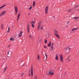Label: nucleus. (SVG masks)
<instances>
[{
    "mask_svg": "<svg viewBox=\"0 0 79 79\" xmlns=\"http://www.w3.org/2000/svg\"><path fill=\"white\" fill-rule=\"evenodd\" d=\"M48 6H47L45 9V13L46 14H47L48 13Z\"/></svg>",
    "mask_w": 79,
    "mask_h": 79,
    "instance_id": "obj_1",
    "label": "nucleus"
},
{
    "mask_svg": "<svg viewBox=\"0 0 79 79\" xmlns=\"http://www.w3.org/2000/svg\"><path fill=\"white\" fill-rule=\"evenodd\" d=\"M5 13H6V11H4L1 13V14L0 15V16H2L3 15H5Z\"/></svg>",
    "mask_w": 79,
    "mask_h": 79,
    "instance_id": "obj_2",
    "label": "nucleus"
},
{
    "mask_svg": "<svg viewBox=\"0 0 79 79\" xmlns=\"http://www.w3.org/2000/svg\"><path fill=\"white\" fill-rule=\"evenodd\" d=\"M21 13L20 12H19L18 14V15L17 16V20L18 21L19 20V16L21 15Z\"/></svg>",
    "mask_w": 79,
    "mask_h": 79,
    "instance_id": "obj_3",
    "label": "nucleus"
},
{
    "mask_svg": "<svg viewBox=\"0 0 79 79\" xmlns=\"http://www.w3.org/2000/svg\"><path fill=\"white\" fill-rule=\"evenodd\" d=\"M60 60L61 62H63V57L62 56V55H61L60 56Z\"/></svg>",
    "mask_w": 79,
    "mask_h": 79,
    "instance_id": "obj_4",
    "label": "nucleus"
},
{
    "mask_svg": "<svg viewBox=\"0 0 79 79\" xmlns=\"http://www.w3.org/2000/svg\"><path fill=\"white\" fill-rule=\"evenodd\" d=\"M31 76H33V68L32 67H31Z\"/></svg>",
    "mask_w": 79,
    "mask_h": 79,
    "instance_id": "obj_5",
    "label": "nucleus"
},
{
    "mask_svg": "<svg viewBox=\"0 0 79 79\" xmlns=\"http://www.w3.org/2000/svg\"><path fill=\"white\" fill-rule=\"evenodd\" d=\"M29 31H30L29 30V24H28L27 26V32H29Z\"/></svg>",
    "mask_w": 79,
    "mask_h": 79,
    "instance_id": "obj_6",
    "label": "nucleus"
},
{
    "mask_svg": "<svg viewBox=\"0 0 79 79\" xmlns=\"http://www.w3.org/2000/svg\"><path fill=\"white\" fill-rule=\"evenodd\" d=\"M23 32V31H21L20 32V33H19V37H21V36H22V33Z\"/></svg>",
    "mask_w": 79,
    "mask_h": 79,
    "instance_id": "obj_7",
    "label": "nucleus"
},
{
    "mask_svg": "<svg viewBox=\"0 0 79 79\" xmlns=\"http://www.w3.org/2000/svg\"><path fill=\"white\" fill-rule=\"evenodd\" d=\"M55 60H58V55L56 54V56Z\"/></svg>",
    "mask_w": 79,
    "mask_h": 79,
    "instance_id": "obj_8",
    "label": "nucleus"
},
{
    "mask_svg": "<svg viewBox=\"0 0 79 79\" xmlns=\"http://www.w3.org/2000/svg\"><path fill=\"white\" fill-rule=\"evenodd\" d=\"M79 28L77 27L76 28H73L72 30V31H76V30H77V29H78Z\"/></svg>",
    "mask_w": 79,
    "mask_h": 79,
    "instance_id": "obj_9",
    "label": "nucleus"
},
{
    "mask_svg": "<svg viewBox=\"0 0 79 79\" xmlns=\"http://www.w3.org/2000/svg\"><path fill=\"white\" fill-rule=\"evenodd\" d=\"M55 35H56V37H57V38H58V39H60V36H59V35H58V34H56V33H55Z\"/></svg>",
    "mask_w": 79,
    "mask_h": 79,
    "instance_id": "obj_10",
    "label": "nucleus"
},
{
    "mask_svg": "<svg viewBox=\"0 0 79 79\" xmlns=\"http://www.w3.org/2000/svg\"><path fill=\"white\" fill-rule=\"evenodd\" d=\"M48 74L49 75H50V74H51V75H53V73H52V71L49 72Z\"/></svg>",
    "mask_w": 79,
    "mask_h": 79,
    "instance_id": "obj_11",
    "label": "nucleus"
},
{
    "mask_svg": "<svg viewBox=\"0 0 79 79\" xmlns=\"http://www.w3.org/2000/svg\"><path fill=\"white\" fill-rule=\"evenodd\" d=\"M65 49V50H67V49L68 50H71V48H69V47H68L67 48H66Z\"/></svg>",
    "mask_w": 79,
    "mask_h": 79,
    "instance_id": "obj_12",
    "label": "nucleus"
},
{
    "mask_svg": "<svg viewBox=\"0 0 79 79\" xmlns=\"http://www.w3.org/2000/svg\"><path fill=\"white\" fill-rule=\"evenodd\" d=\"M10 40H12V41H14V40H15V39H14V38H13L12 37H11L10 39Z\"/></svg>",
    "mask_w": 79,
    "mask_h": 79,
    "instance_id": "obj_13",
    "label": "nucleus"
},
{
    "mask_svg": "<svg viewBox=\"0 0 79 79\" xmlns=\"http://www.w3.org/2000/svg\"><path fill=\"white\" fill-rule=\"evenodd\" d=\"M78 18H79V17H74L73 19L75 20H76L77 19H78Z\"/></svg>",
    "mask_w": 79,
    "mask_h": 79,
    "instance_id": "obj_14",
    "label": "nucleus"
},
{
    "mask_svg": "<svg viewBox=\"0 0 79 79\" xmlns=\"http://www.w3.org/2000/svg\"><path fill=\"white\" fill-rule=\"evenodd\" d=\"M15 11H18V8L17 7H15Z\"/></svg>",
    "mask_w": 79,
    "mask_h": 79,
    "instance_id": "obj_15",
    "label": "nucleus"
},
{
    "mask_svg": "<svg viewBox=\"0 0 79 79\" xmlns=\"http://www.w3.org/2000/svg\"><path fill=\"white\" fill-rule=\"evenodd\" d=\"M6 6V5H4L2 6L1 7H0V9H2V8H3V7H4V6Z\"/></svg>",
    "mask_w": 79,
    "mask_h": 79,
    "instance_id": "obj_16",
    "label": "nucleus"
},
{
    "mask_svg": "<svg viewBox=\"0 0 79 79\" xmlns=\"http://www.w3.org/2000/svg\"><path fill=\"white\" fill-rule=\"evenodd\" d=\"M48 47H50V45H51V42L49 41V44H48Z\"/></svg>",
    "mask_w": 79,
    "mask_h": 79,
    "instance_id": "obj_17",
    "label": "nucleus"
},
{
    "mask_svg": "<svg viewBox=\"0 0 79 79\" xmlns=\"http://www.w3.org/2000/svg\"><path fill=\"white\" fill-rule=\"evenodd\" d=\"M41 22H40L38 24V26H40V27L41 26Z\"/></svg>",
    "mask_w": 79,
    "mask_h": 79,
    "instance_id": "obj_18",
    "label": "nucleus"
},
{
    "mask_svg": "<svg viewBox=\"0 0 79 79\" xmlns=\"http://www.w3.org/2000/svg\"><path fill=\"white\" fill-rule=\"evenodd\" d=\"M30 23L31 24H34V23H35V22L34 21H32V22H31Z\"/></svg>",
    "mask_w": 79,
    "mask_h": 79,
    "instance_id": "obj_19",
    "label": "nucleus"
},
{
    "mask_svg": "<svg viewBox=\"0 0 79 79\" xmlns=\"http://www.w3.org/2000/svg\"><path fill=\"white\" fill-rule=\"evenodd\" d=\"M51 50L52 51L53 50V46H51Z\"/></svg>",
    "mask_w": 79,
    "mask_h": 79,
    "instance_id": "obj_20",
    "label": "nucleus"
},
{
    "mask_svg": "<svg viewBox=\"0 0 79 79\" xmlns=\"http://www.w3.org/2000/svg\"><path fill=\"white\" fill-rule=\"evenodd\" d=\"M7 69V67H6L5 68V69L4 70V72H5V71H6V70Z\"/></svg>",
    "mask_w": 79,
    "mask_h": 79,
    "instance_id": "obj_21",
    "label": "nucleus"
},
{
    "mask_svg": "<svg viewBox=\"0 0 79 79\" xmlns=\"http://www.w3.org/2000/svg\"><path fill=\"white\" fill-rule=\"evenodd\" d=\"M35 1H34L33 4V6H34V5H35Z\"/></svg>",
    "mask_w": 79,
    "mask_h": 79,
    "instance_id": "obj_22",
    "label": "nucleus"
},
{
    "mask_svg": "<svg viewBox=\"0 0 79 79\" xmlns=\"http://www.w3.org/2000/svg\"><path fill=\"white\" fill-rule=\"evenodd\" d=\"M70 57V56H69V57H68V61H70L71 60V59L69 60V58Z\"/></svg>",
    "mask_w": 79,
    "mask_h": 79,
    "instance_id": "obj_23",
    "label": "nucleus"
},
{
    "mask_svg": "<svg viewBox=\"0 0 79 79\" xmlns=\"http://www.w3.org/2000/svg\"><path fill=\"white\" fill-rule=\"evenodd\" d=\"M45 44H47V40H45Z\"/></svg>",
    "mask_w": 79,
    "mask_h": 79,
    "instance_id": "obj_24",
    "label": "nucleus"
},
{
    "mask_svg": "<svg viewBox=\"0 0 79 79\" xmlns=\"http://www.w3.org/2000/svg\"><path fill=\"white\" fill-rule=\"evenodd\" d=\"M40 26H38V28H37L38 30H39V29H40Z\"/></svg>",
    "mask_w": 79,
    "mask_h": 79,
    "instance_id": "obj_25",
    "label": "nucleus"
},
{
    "mask_svg": "<svg viewBox=\"0 0 79 79\" xmlns=\"http://www.w3.org/2000/svg\"><path fill=\"white\" fill-rule=\"evenodd\" d=\"M35 79H37V76L36 75H35Z\"/></svg>",
    "mask_w": 79,
    "mask_h": 79,
    "instance_id": "obj_26",
    "label": "nucleus"
},
{
    "mask_svg": "<svg viewBox=\"0 0 79 79\" xmlns=\"http://www.w3.org/2000/svg\"><path fill=\"white\" fill-rule=\"evenodd\" d=\"M29 10H31L32 9V6H31L30 8H29Z\"/></svg>",
    "mask_w": 79,
    "mask_h": 79,
    "instance_id": "obj_27",
    "label": "nucleus"
},
{
    "mask_svg": "<svg viewBox=\"0 0 79 79\" xmlns=\"http://www.w3.org/2000/svg\"><path fill=\"white\" fill-rule=\"evenodd\" d=\"M31 26H32V27H34L35 26H34V24H32L31 25Z\"/></svg>",
    "mask_w": 79,
    "mask_h": 79,
    "instance_id": "obj_28",
    "label": "nucleus"
},
{
    "mask_svg": "<svg viewBox=\"0 0 79 79\" xmlns=\"http://www.w3.org/2000/svg\"><path fill=\"white\" fill-rule=\"evenodd\" d=\"M41 30H42L43 29H44V27H41Z\"/></svg>",
    "mask_w": 79,
    "mask_h": 79,
    "instance_id": "obj_29",
    "label": "nucleus"
},
{
    "mask_svg": "<svg viewBox=\"0 0 79 79\" xmlns=\"http://www.w3.org/2000/svg\"><path fill=\"white\" fill-rule=\"evenodd\" d=\"M37 58H38V60H39V58H40V57H39V55L38 56Z\"/></svg>",
    "mask_w": 79,
    "mask_h": 79,
    "instance_id": "obj_30",
    "label": "nucleus"
},
{
    "mask_svg": "<svg viewBox=\"0 0 79 79\" xmlns=\"http://www.w3.org/2000/svg\"><path fill=\"white\" fill-rule=\"evenodd\" d=\"M29 37H30V38H31V39H32V36H31V35H30L29 36Z\"/></svg>",
    "mask_w": 79,
    "mask_h": 79,
    "instance_id": "obj_31",
    "label": "nucleus"
},
{
    "mask_svg": "<svg viewBox=\"0 0 79 79\" xmlns=\"http://www.w3.org/2000/svg\"><path fill=\"white\" fill-rule=\"evenodd\" d=\"M45 56H46V59H47V55L45 54Z\"/></svg>",
    "mask_w": 79,
    "mask_h": 79,
    "instance_id": "obj_32",
    "label": "nucleus"
},
{
    "mask_svg": "<svg viewBox=\"0 0 79 79\" xmlns=\"http://www.w3.org/2000/svg\"><path fill=\"white\" fill-rule=\"evenodd\" d=\"M54 45V43H52L51 46L53 47V45Z\"/></svg>",
    "mask_w": 79,
    "mask_h": 79,
    "instance_id": "obj_33",
    "label": "nucleus"
},
{
    "mask_svg": "<svg viewBox=\"0 0 79 79\" xmlns=\"http://www.w3.org/2000/svg\"><path fill=\"white\" fill-rule=\"evenodd\" d=\"M10 27H9L8 28V31H10Z\"/></svg>",
    "mask_w": 79,
    "mask_h": 79,
    "instance_id": "obj_34",
    "label": "nucleus"
},
{
    "mask_svg": "<svg viewBox=\"0 0 79 79\" xmlns=\"http://www.w3.org/2000/svg\"><path fill=\"white\" fill-rule=\"evenodd\" d=\"M16 14L17 15V14H18V11H16Z\"/></svg>",
    "mask_w": 79,
    "mask_h": 79,
    "instance_id": "obj_35",
    "label": "nucleus"
},
{
    "mask_svg": "<svg viewBox=\"0 0 79 79\" xmlns=\"http://www.w3.org/2000/svg\"><path fill=\"white\" fill-rule=\"evenodd\" d=\"M7 33H8V32H9H9H10V30H8L7 31Z\"/></svg>",
    "mask_w": 79,
    "mask_h": 79,
    "instance_id": "obj_36",
    "label": "nucleus"
},
{
    "mask_svg": "<svg viewBox=\"0 0 79 79\" xmlns=\"http://www.w3.org/2000/svg\"><path fill=\"white\" fill-rule=\"evenodd\" d=\"M71 11V9H70L69 10V11L70 12Z\"/></svg>",
    "mask_w": 79,
    "mask_h": 79,
    "instance_id": "obj_37",
    "label": "nucleus"
},
{
    "mask_svg": "<svg viewBox=\"0 0 79 79\" xmlns=\"http://www.w3.org/2000/svg\"><path fill=\"white\" fill-rule=\"evenodd\" d=\"M23 74H24V73H23L21 75V76H23Z\"/></svg>",
    "mask_w": 79,
    "mask_h": 79,
    "instance_id": "obj_38",
    "label": "nucleus"
},
{
    "mask_svg": "<svg viewBox=\"0 0 79 79\" xmlns=\"http://www.w3.org/2000/svg\"><path fill=\"white\" fill-rule=\"evenodd\" d=\"M78 7V6H75V8H77V7Z\"/></svg>",
    "mask_w": 79,
    "mask_h": 79,
    "instance_id": "obj_39",
    "label": "nucleus"
},
{
    "mask_svg": "<svg viewBox=\"0 0 79 79\" xmlns=\"http://www.w3.org/2000/svg\"><path fill=\"white\" fill-rule=\"evenodd\" d=\"M10 45L8 46L7 47H8V48H9V47H10Z\"/></svg>",
    "mask_w": 79,
    "mask_h": 79,
    "instance_id": "obj_40",
    "label": "nucleus"
},
{
    "mask_svg": "<svg viewBox=\"0 0 79 79\" xmlns=\"http://www.w3.org/2000/svg\"><path fill=\"white\" fill-rule=\"evenodd\" d=\"M2 29H3V26H2Z\"/></svg>",
    "mask_w": 79,
    "mask_h": 79,
    "instance_id": "obj_41",
    "label": "nucleus"
},
{
    "mask_svg": "<svg viewBox=\"0 0 79 79\" xmlns=\"http://www.w3.org/2000/svg\"><path fill=\"white\" fill-rule=\"evenodd\" d=\"M7 53H8V55H9V51H8V52Z\"/></svg>",
    "mask_w": 79,
    "mask_h": 79,
    "instance_id": "obj_42",
    "label": "nucleus"
},
{
    "mask_svg": "<svg viewBox=\"0 0 79 79\" xmlns=\"http://www.w3.org/2000/svg\"><path fill=\"white\" fill-rule=\"evenodd\" d=\"M44 48H47V47H46V46H44Z\"/></svg>",
    "mask_w": 79,
    "mask_h": 79,
    "instance_id": "obj_43",
    "label": "nucleus"
},
{
    "mask_svg": "<svg viewBox=\"0 0 79 79\" xmlns=\"http://www.w3.org/2000/svg\"><path fill=\"white\" fill-rule=\"evenodd\" d=\"M29 76H31V74H29Z\"/></svg>",
    "mask_w": 79,
    "mask_h": 79,
    "instance_id": "obj_44",
    "label": "nucleus"
},
{
    "mask_svg": "<svg viewBox=\"0 0 79 79\" xmlns=\"http://www.w3.org/2000/svg\"><path fill=\"white\" fill-rule=\"evenodd\" d=\"M1 26H2H2H3V24H2V25H1Z\"/></svg>",
    "mask_w": 79,
    "mask_h": 79,
    "instance_id": "obj_45",
    "label": "nucleus"
},
{
    "mask_svg": "<svg viewBox=\"0 0 79 79\" xmlns=\"http://www.w3.org/2000/svg\"><path fill=\"white\" fill-rule=\"evenodd\" d=\"M29 15H30V14H29Z\"/></svg>",
    "mask_w": 79,
    "mask_h": 79,
    "instance_id": "obj_46",
    "label": "nucleus"
},
{
    "mask_svg": "<svg viewBox=\"0 0 79 79\" xmlns=\"http://www.w3.org/2000/svg\"><path fill=\"white\" fill-rule=\"evenodd\" d=\"M56 32L57 31H56Z\"/></svg>",
    "mask_w": 79,
    "mask_h": 79,
    "instance_id": "obj_47",
    "label": "nucleus"
},
{
    "mask_svg": "<svg viewBox=\"0 0 79 79\" xmlns=\"http://www.w3.org/2000/svg\"><path fill=\"white\" fill-rule=\"evenodd\" d=\"M53 18H55V17H53Z\"/></svg>",
    "mask_w": 79,
    "mask_h": 79,
    "instance_id": "obj_48",
    "label": "nucleus"
}]
</instances>
